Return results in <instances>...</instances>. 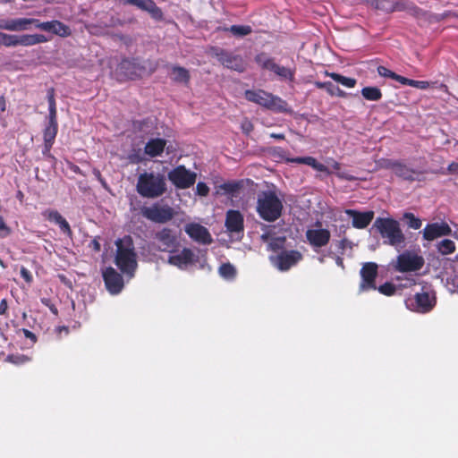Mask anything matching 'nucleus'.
<instances>
[{
    "instance_id": "1",
    "label": "nucleus",
    "mask_w": 458,
    "mask_h": 458,
    "mask_svg": "<svg viewBox=\"0 0 458 458\" xmlns=\"http://www.w3.org/2000/svg\"><path fill=\"white\" fill-rule=\"evenodd\" d=\"M114 263L122 273L132 277L137 269V253L131 235H124L115 241Z\"/></svg>"
},
{
    "instance_id": "2",
    "label": "nucleus",
    "mask_w": 458,
    "mask_h": 458,
    "mask_svg": "<svg viewBox=\"0 0 458 458\" xmlns=\"http://www.w3.org/2000/svg\"><path fill=\"white\" fill-rule=\"evenodd\" d=\"M167 191L166 180L163 174L155 172H143L139 174L136 191L145 199H157Z\"/></svg>"
},
{
    "instance_id": "3",
    "label": "nucleus",
    "mask_w": 458,
    "mask_h": 458,
    "mask_svg": "<svg viewBox=\"0 0 458 458\" xmlns=\"http://www.w3.org/2000/svg\"><path fill=\"white\" fill-rule=\"evenodd\" d=\"M372 229L379 233L385 244L398 248L405 242V235L400 223L392 217H377Z\"/></svg>"
},
{
    "instance_id": "4",
    "label": "nucleus",
    "mask_w": 458,
    "mask_h": 458,
    "mask_svg": "<svg viewBox=\"0 0 458 458\" xmlns=\"http://www.w3.org/2000/svg\"><path fill=\"white\" fill-rule=\"evenodd\" d=\"M283 208V202L275 191H261L258 195L256 210L263 220L275 222L282 216Z\"/></svg>"
},
{
    "instance_id": "5",
    "label": "nucleus",
    "mask_w": 458,
    "mask_h": 458,
    "mask_svg": "<svg viewBox=\"0 0 458 458\" xmlns=\"http://www.w3.org/2000/svg\"><path fill=\"white\" fill-rule=\"evenodd\" d=\"M244 96L248 101L275 112H284L286 109L287 103L284 100L263 89H248L245 91Z\"/></svg>"
},
{
    "instance_id": "6",
    "label": "nucleus",
    "mask_w": 458,
    "mask_h": 458,
    "mask_svg": "<svg viewBox=\"0 0 458 458\" xmlns=\"http://www.w3.org/2000/svg\"><path fill=\"white\" fill-rule=\"evenodd\" d=\"M254 60L261 69L274 72L281 80L293 81L295 79L296 69L294 67H285L276 64L275 58L267 53L261 52L256 55Z\"/></svg>"
},
{
    "instance_id": "7",
    "label": "nucleus",
    "mask_w": 458,
    "mask_h": 458,
    "mask_svg": "<svg viewBox=\"0 0 458 458\" xmlns=\"http://www.w3.org/2000/svg\"><path fill=\"white\" fill-rule=\"evenodd\" d=\"M254 60L261 69L274 72L281 80L293 81L295 79L296 69L294 67H285L276 64L275 58L267 53L261 52L256 55Z\"/></svg>"
},
{
    "instance_id": "8",
    "label": "nucleus",
    "mask_w": 458,
    "mask_h": 458,
    "mask_svg": "<svg viewBox=\"0 0 458 458\" xmlns=\"http://www.w3.org/2000/svg\"><path fill=\"white\" fill-rule=\"evenodd\" d=\"M140 214L146 219L155 224H166L171 221L174 216V209L167 204L155 202L151 206H143L140 208Z\"/></svg>"
},
{
    "instance_id": "9",
    "label": "nucleus",
    "mask_w": 458,
    "mask_h": 458,
    "mask_svg": "<svg viewBox=\"0 0 458 458\" xmlns=\"http://www.w3.org/2000/svg\"><path fill=\"white\" fill-rule=\"evenodd\" d=\"M211 55L225 68L243 72L246 70L247 64L243 57L240 55H234L226 49L214 47L210 50Z\"/></svg>"
},
{
    "instance_id": "10",
    "label": "nucleus",
    "mask_w": 458,
    "mask_h": 458,
    "mask_svg": "<svg viewBox=\"0 0 458 458\" xmlns=\"http://www.w3.org/2000/svg\"><path fill=\"white\" fill-rule=\"evenodd\" d=\"M167 177L177 189L184 190L191 187L195 183L197 174L188 170L184 165H180L172 169L168 173Z\"/></svg>"
},
{
    "instance_id": "11",
    "label": "nucleus",
    "mask_w": 458,
    "mask_h": 458,
    "mask_svg": "<svg viewBox=\"0 0 458 458\" xmlns=\"http://www.w3.org/2000/svg\"><path fill=\"white\" fill-rule=\"evenodd\" d=\"M360 283L359 285V292H368L376 290V279L378 275V266L375 262H366L362 265L360 271Z\"/></svg>"
},
{
    "instance_id": "12",
    "label": "nucleus",
    "mask_w": 458,
    "mask_h": 458,
    "mask_svg": "<svg viewBox=\"0 0 458 458\" xmlns=\"http://www.w3.org/2000/svg\"><path fill=\"white\" fill-rule=\"evenodd\" d=\"M424 259L417 254L403 252L397 257L394 269L398 272H415L422 268Z\"/></svg>"
},
{
    "instance_id": "13",
    "label": "nucleus",
    "mask_w": 458,
    "mask_h": 458,
    "mask_svg": "<svg viewBox=\"0 0 458 458\" xmlns=\"http://www.w3.org/2000/svg\"><path fill=\"white\" fill-rule=\"evenodd\" d=\"M302 259V254L296 250H283L276 257L270 258L274 266L280 271L289 270L291 267L297 265Z\"/></svg>"
},
{
    "instance_id": "14",
    "label": "nucleus",
    "mask_w": 458,
    "mask_h": 458,
    "mask_svg": "<svg viewBox=\"0 0 458 458\" xmlns=\"http://www.w3.org/2000/svg\"><path fill=\"white\" fill-rule=\"evenodd\" d=\"M123 4L137 7L142 12L149 14L151 19L156 21H163L165 20L162 9L157 5L154 0H122Z\"/></svg>"
},
{
    "instance_id": "15",
    "label": "nucleus",
    "mask_w": 458,
    "mask_h": 458,
    "mask_svg": "<svg viewBox=\"0 0 458 458\" xmlns=\"http://www.w3.org/2000/svg\"><path fill=\"white\" fill-rule=\"evenodd\" d=\"M385 167L392 170L399 178L409 182H414L421 174L420 171L411 168L406 164L397 160H386Z\"/></svg>"
},
{
    "instance_id": "16",
    "label": "nucleus",
    "mask_w": 458,
    "mask_h": 458,
    "mask_svg": "<svg viewBox=\"0 0 458 458\" xmlns=\"http://www.w3.org/2000/svg\"><path fill=\"white\" fill-rule=\"evenodd\" d=\"M154 239L159 243L157 250L160 251L173 252L178 245L174 232L168 227H164L157 232Z\"/></svg>"
},
{
    "instance_id": "17",
    "label": "nucleus",
    "mask_w": 458,
    "mask_h": 458,
    "mask_svg": "<svg viewBox=\"0 0 458 458\" xmlns=\"http://www.w3.org/2000/svg\"><path fill=\"white\" fill-rule=\"evenodd\" d=\"M102 276L106 288L111 294H118L122 292L124 286L123 278L114 267H106Z\"/></svg>"
},
{
    "instance_id": "18",
    "label": "nucleus",
    "mask_w": 458,
    "mask_h": 458,
    "mask_svg": "<svg viewBox=\"0 0 458 458\" xmlns=\"http://www.w3.org/2000/svg\"><path fill=\"white\" fill-rule=\"evenodd\" d=\"M225 226L230 233L242 235L244 232L243 215L239 210L229 209L225 214Z\"/></svg>"
},
{
    "instance_id": "19",
    "label": "nucleus",
    "mask_w": 458,
    "mask_h": 458,
    "mask_svg": "<svg viewBox=\"0 0 458 458\" xmlns=\"http://www.w3.org/2000/svg\"><path fill=\"white\" fill-rule=\"evenodd\" d=\"M184 231L190 238L200 244L207 245L213 242L212 236L208 230L198 223L187 224L184 226Z\"/></svg>"
},
{
    "instance_id": "20",
    "label": "nucleus",
    "mask_w": 458,
    "mask_h": 458,
    "mask_svg": "<svg viewBox=\"0 0 458 458\" xmlns=\"http://www.w3.org/2000/svg\"><path fill=\"white\" fill-rule=\"evenodd\" d=\"M451 234L452 229L445 222L428 224L423 229V238L427 241Z\"/></svg>"
},
{
    "instance_id": "21",
    "label": "nucleus",
    "mask_w": 458,
    "mask_h": 458,
    "mask_svg": "<svg viewBox=\"0 0 458 458\" xmlns=\"http://www.w3.org/2000/svg\"><path fill=\"white\" fill-rule=\"evenodd\" d=\"M345 214L352 217V225L356 229H365L368 227L375 216L372 210L361 212L355 209H346Z\"/></svg>"
},
{
    "instance_id": "22",
    "label": "nucleus",
    "mask_w": 458,
    "mask_h": 458,
    "mask_svg": "<svg viewBox=\"0 0 458 458\" xmlns=\"http://www.w3.org/2000/svg\"><path fill=\"white\" fill-rule=\"evenodd\" d=\"M306 238L309 243L314 248H322L328 244L331 233L325 228L308 229Z\"/></svg>"
},
{
    "instance_id": "23",
    "label": "nucleus",
    "mask_w": 458,
    "mask_h": 458,
    "mask_svg": "<svg viewBox=\"0 0 458 458\" xmlns=\"http://www.w3.org/2000/svg\"><path fill=\"white\" fill-rule=\"evenodd\" d=\"M119 72L127 79L134 80L144 70L136 58H124L118 65Z\"/></svg>"
},
{
    "instance_id": "24",
    "label": "nucleus",
    "mask_w": 458,
    "mask_h": 458,
    "mask_svg": "<svg viewBox=\"0 0 458 458\" xmlns=\"http://www.w3.org/2000/svg\"><path fill=\"white\" fill-rule=\"evenodd\" d=\"M195 255L189 248H183L182 251L176 255H171L168 258V263L179 268H182L190 264L194 263Z\"/></svg>"
},
{
    "instance_id": "25",
    "label": "nucleus",
    "mask_w": 458,
    "mask_h": 458,
    "mask_svg": "<svg viewBox=\"0 0 458 458\" xmlns=\"http://www.w3.org/2000/svg\"><path fill=\"white\" fill-rule=\"evenodd\" d=\"M166 140L161 138L150 139L144 147V152L149 157H157L162 155L165 147Z\"/></svg>"
},
{
    "instance_id": "26",
    "label": "nucleus",
    "mask_w": 458,
    "mask_h": 458,
    "mask_svg": "<svg viewBox=\"0 0 458 458\" xmlns=\"http://www.w3.org/2000/svg\"><path fill=\"white\" fill-rule=\"evenodd\" d=\"M49 41V38L43 34H23L16 35V46L31 47Z\"/></svg>"
},
{
    "instance_id": "27",
    "label": "nucleus",
    "mask_w": 458,
    "mask_h": 458,
    "mask_svg": "<svg viewBox=\"0 0 458 458\" xmlns=\"http://www.w3.org/2000/svg\"><path fill=\"white\" fill-rule=\"evenodd\" d=\"M288 163H294V164H303L307 165L316 171L326 173L327 174H330L331 172L329 169L323 165L322 163H319L315 157H292L287 158Z\"/></svg>"
},
{
    "instance_id": "28",
    "label": "nucleus",
    "mask_w": 458,
    "mask_h": 458,
    "mask_svg": "<svg viewBox=\"0 0 458 458\" xmlns=\"http://www.w3.org/2000/svg\"><path fill=\"white\" fill-rule=\"evenodd\" d=\"M58 131V124L47 123L43 131L44 150L43 154L49 152L55 143Z\"/></svg>"
},
{
    "instance_id": "29",
    "label": "nucleus",
    "mask_w": 458,
    "mask_h": 458,
    "mask_svg": "<svg viewBox=\"0 0 458 458\" xmlns=\"http://www.w3.org/2000/svg\"><path fill=\"white\" fill-rule=\"evenodd\" d=\"M0 28L11 31H21L30 30L29 18L12 19L0 24Z\"/></svg>"
},
{
    "instance_id": "30",
    "label": "nucleus",
    "mask_w": 458,
    "mask_h": 458,
    "mask_svg": "<svg viewBox=\"0 0 458 458\" xmlns=\"http://www.w3.org/2000/svg\"><path fill=\"white\" fill-rule=\"evenodd\" d=\"M414 300L416 302L417 310L421 312H428L434 306L429 294L426 292L416 293Z\"/></svg>"
},
{
    "instance_id": "31",
    "label": "nucleus",
    "mask_w": 458,
    "mask_h": 458,
    "mask_svg": "<svg viewBox=\"0 0 458 458\" xmlns=\"http://www.w3.org/2000/svg\"><path fill=\"white\" fill-rule=\"evenodd\" d=\"M47 98L48 102V123L51 124H58L57 123V110L56 102L55 98V89L49 88L47 93Z\"/></svg>"
},
{
    "instance_id": "32",
    "label": "nucleus",
    "mask_w": 458,
    "mask_h": 458,
    "mask_svg": "<svg viewBox=\"0 0 458 458\" xmlns=\"http://www.w3.org/2000/svg\"><path fill=\"white\" fill-rule=\"evenodd\" d=\"M314 86L319 89H325L330 96L345 98L346 93L338 86L334 85L331 81H314Z\"/></svg>"
},
{
    "instance_id": "33",
    "label": "nucleus",
    "mask_w": 458,
    "mask_h": 458,
    "mask_svg": "<svg viewBox=\"0 0 458 458\" xmlns=\"http://www.w3.org/2000/svg\"><path fill=\"white\" fill-rule=\"evenodd\" d=\"M242 187V181H229L216 187V194L233 195L234 193L238 192Z\"/></svg>"
},
{
    "instance_id": "34",
    "label": "nucleus",
    "mask_w": 458,
    "mask_h": 458,
    "mask_svg": "<svg viewBox=\"0 0 458 458\" xmlns=\"http://www.w3.org/2000/svg\"><path fill=\"white\" fill-rule=\"evenodd\" d=\"M394 11H407L410 14L415 17H420L424 15V12L422 9L419 8L415 4L411 3H408L407 1L402 0L401 2H397L394 8Z\"/></svg>"
},
{
    "instance_id": "35",
    "label": "nucleus",
    "mask_w": 458,
    "mask_h": 458,
    "mask_svg": "<svg viewBox=\"0 0 458 458\" xmlns=\"http://www.w3.org/2000/svg\"><path fill=\"white\" fill-rule=\"evenodd\" d=\"M172 79L177 83L188 85L191 80L190 72L184 67L174 65L172 67Z\"/></svg>"
},
{
    "instance_id": "36",
    "label": "nucleus",
    "mask_w": 458,
    "mask_h": 458,
    "mask_svg": "<svg viewBox=\"0 0 458 458\" xmlns=\"http://www.w3.org/2000/svg\"><path fill=\"white\" fill-rule=\"evenodd\" d=\"M325 75L330 77L335 81L341 83L343 86L347 88H354L357 84V81L354 78L345 77L340 73L330 72L326 71Z\"/></svg>"
},
{
    "instance_id": "37",
    "label": "nucleus",
    "mask_w": 458,
    "mask_h": 458,
    "mask_svg": "<svg viewBox=\"0 0 458 458\" xmlns=\"http://www.w3.org/2000/svg\"><path fill=\"white\" fill-rule=\"evenodd\" d=\"M52 33L62 38L69 37L72 30L69 26L58 20H53Z\"/></svg>"
},
{
    "instance_id": "38",
    "label": "nucleus",
    "mask_w": 458,
    "mask_h": 458,
    "mask_svg": "<svg viewBox=\"0 0 458 458\" xmlns=\"http://www.w3.org/2000/svg\"><path fill=\"white\" fill-rule=\"evenodd\" d=\"M224 31H229L236 37H244L252 32L250 25H232L223 29Z\"/></svg>"
},
{
    "instance_id": "39",
    "label": "nucleus",
    "mask_w": 458,
    "mask_h": 458,
    "mask_svg": "<svg viewBox=\"0 0 458 458\" xmlns=\"http://www.w3.org/2000/svg\"><path fill=\"white\" fill-rule=\"evenodd\" d=\"M361 95L366 100L369 101H377L382 98V92L377 87H364L361 89Z\"/></svg>"
},
{
    "instance_id": "40",
    "label": "nucleus",
    "mask_w": 458,
    "mask_h": 458,
    "mask_svg": "<svg viewBox=\"0 0 458 458\" xmlns=\"http://www.w3.org/2000/svg\"><path fill=\"white\" fill-rule=\"evenodd\" d=\"M437 250L442 255L452 254L455 251V243L449 239H444L437 243Z\"/></svg>"
},
{
    "instance_id": "41",
    "label": "nucleus",
    "mask_w": 458,
    "mask_h": 458,
    "mask_svg": "<svg viewBox=\"0 0 458 458\" xmlns=\"http://www.w3.org/2000/svg\"><path fill=\"white\" fill-rule=\"evenodd\" d=\"M219 274L225 279H233L236 276V269L231 263H224L219 267Z\"/></svg>"
},
{
    "instance_id": "42",
    "label": "nucleus",
    "mask_w": 458,
    "mask_h": 458,
    "mask_svg": "<svg viewBox=\"0 0 458 458\" xmlns=\"http://www.w3.org/2000/svg\"><path fill=\"white\" fill-rule=\"evenodd\" d=\"M403 219L406 220L407 225L412 229H420L422 225V222L420 218L416 217L412 213L405 212L403 214Z\"/></svg>"
},
{
    "instance_id": "43",
    "label": "nucleus",
    "mask_w": 458,
    "mask_h": 458,
    "mask_svg": "<svg viewBox=\"0 0 458 458\" xmlns=\"http://www.w3.org/2000/svg\"><path fill=\"white\" fill-rule=\"evenodd\" d=\"M42 215L46 219L50 222H54L56 225L63 219L62 215L57 210L54 209H47L42 213Z\"/></svg>"
},
{
    "instance_id": "44",
    "label": "nucleus",
    "mask_w": 458,
    "mask_h": 458,
    "mask_svg": "<svg viewBox=\"0 0 458 458\" xmlns=\"http://www.w3.org/2000/svg\"><path fill=\"white\" fill-rule=\"evenodd\" d=\"M16 35L6 34L0 31V45L4 47H15Z\"/></svg>"
},
{
    "instance_id": "45",
    "label": "nucleus",
    "mask_w": 458,
    "mask_h": 458,
    "mask_svg": "<svg viewBox=\"0 0 458 458\" xmlns=\"http://www.w3.org/2000/svg\"><path fill=\"white\" fill-rule=\"evenodd\" d=\"M381 294L386 296H392L396 291V287L394 284L386 282L377 288Z\"/></svg>"
},
{
    "instance_id": "46",
    "label": "nucleus",
    "mask_w": 458,
    "mask_h": 458,
    "mask_svg": "<svg viewBox=\"0 0 458 458\" xmlns=\"http://www.w3.org/2000/svg\"><path fill=\"white\" fill-rule=\"evenodd\" d=\"M437 84V81H435V82H428V81H426L411 80V87H413V88H416V89H427L431 85L432 86H436Z\"/></svg>"
},
{
    "instance_id": "47",
    "label": "nucleus",
    "mask_w": 458,
    "mask_h": 458,
    "mask_svg": "<svg viewBox=\"0 0 458 458\" xmlns=\"http://www.w3.org/2000/svg\"><path fill=\"white\" fill-rule=\"evenodd\" d=\"M29 360L30 359L27 356L22 354H11L7 356V360L16 365L25 363Z\"/></svg>"
},
{
    "instance_id": "48",
    "label": "nucleus",
    "mask_w": 458,
    "mask_h": 458,
    "mask_svg": "<svg viewBox=\"0 0 458 458\" xmlns=\"http://www.w3.org/2000/svg\"><path fill=\"white\" fill-rule=\"evenodd\" d=\"M241 129L244 134L250 135V133L254 130V125L250 120L244 118L241 123Z\"/></svg>"
},
{
    "instance_id": "49",
    "label": "nucleus",
    "mask_w": 458,
    "mask_h": 458,
    "mask_svg": "<svg viewBox=\"0 0 458 458\" xmlns=\"http://www.w3.org/2000/svg\"><path fill=\"white\" fill-rule=\"evenodd\" d=\"M57 225H59L60 230L64 233H65L66 235H68L70 237L72 235V231L71 229V226H70L69 223L66 221L65 218L63 217V219L60 220Z\"/></svg>"
},
{
    "instance_id": "50",
    "label": "nucleus",
    "mask_w": 458,
    "mask_h": 458,
    "mask_svg": "<svg viewBox=\"0 0 458 458\" xmlns=\"http://www.w3.org/2000/svg\"><path fill=\"white\" fill-rule=\"evenodd\" d=\"M196 192L199 196L206 197L209 192V188L205 182H199L196 186Z\"/></svg>"
},
{
    "instance_id": "51",
    "label": "nucleus",
    "mask_w": 458,
    "mask_h": 458,
    "mask_svg": "<svg viewBox=\"0 0 458 458\" xmlns=\"http://www.w3.org/2000/svg\"><path fill=\"white\" fill-rule=\"evenodd\" d=\"M377 72L380 76L385 77V78H390L392 80L394 79V76L395 74V72H392L388 68L382 66V65L377 67Z\"/></svg>"
},
{
    "instance_id": "52",
    "label": "nucleus",
    "mask_w": 458,
    "mask_h": 458,
    "mask_svg": "<svg viewBox=\"0 0 458 458\" xmlns=\"http://www.w3.org/2000/svg\"><path fill=\"white\" fill-rule=\"evenodd\" d=\"M11 233L10 227L7 226L4 218L0 216V237H7Z\"/></svg>"
},
{
    "instance_id": "53",
    "label": "nucleus",
    "mask_w": 458,
    "mask_h": 458,
    "mask_svg": "<svg viewBox=\"0 0 458 458\" xmlns=\"http://www.w3.org/2000/svg\"><path fill=\"white\" fill-rule=\"evenodd\" d=\"M21 276L27 282V283H31L32 280H33V277H32V275L31 273L30 272V270H28L26 267H21Z\"/></svg>"
},
{
    "instance_id": "54",
    "label": "nucleus",
    "mask_w": 458,
    "mask_h": 458,
    "mask_svg": "<svg viewBox=\"0 0 458 458\" xmlns=\"http://www.w3.org/2000/svg\"><path fill=\"white\" fill-rule=\"evenodd\" d=\"M38 29L43 30V31H47V32L52 33L53 21H42L41 24H38Z\"/></svg>"
},
{
    "instance_id": "55",
    "label": "nucleus",
    "mask_w": 458,
    "mask_h": 458,
    "mask_svg": "<svg viewBox=\"0 0 458 458\" xmlns=\"http://www.w3.org/2000/svg\"><path fill=\"white\" fill-rule=\"evenodd\" d=\"M393 80L398 81L399 83H401L403 85H408V86H411V79H408V78L399 75L397 73L394 74Z\"/></svg>"
},
{
    "instance_id": "56",
    "label": "nucleus",
    "mask_w": 458,
    "mask_h": 458,
    "mask_svg": "<svg viewBox=\"0 0 458 458\" xmlns=\"http://www.w3.org/2000/svg\"><path fill=\"white\" fill-rule=\"evenodd\" d=\"M89 247L95 251L99 252L101 250V245L99 242V237H95L89 243Z\"/></svg>"
},
{
    "instance_id": "57",
    "label": "nucleus",
    "mask_w": 458,
    "mask_h": 458,
    "mask_svg": "<svg viewBox=\"0 0 458 458\" xmlns=\"http://www.w3.org/2000/svg\"><path fill=\"white\" fill-rule=\"evenodd\" d=\"M7 310H8V302L6 299H3L0 301V315L7 316Z\"/></svg>"
},
{
    "instance_id": "58",
    "label": "nucleus",
    "mask_w": 458,
    "mask_h": 458,
    "mask_svg": "<svg viewBox=\"0 0 458 458\" xmlns=\"http://www.w3.org/2000/svg\"><path fill=\"white\" fill-rule=\"evenodd\" d=\"M23 335L27 339L31 340L33 343L37 342V336L34 333L30 331L29 329L23 328L22 329Z\"/></svg>"
},
{
    "instance_id": "59",
    "label": "nucleus",
    "mask_w": 458,
    "mask_h": 458,
    "mask_svg": "<svg viewBox=\"0 0 458 458\" xmlns=\"http://www.w3.org/2000/svg\"><path fill=\"white\" fill-rule=\"evenodd\" d=\"M129 160L132 164H138V163L141 162L143 160V158L139 154H130Z\"/></svg>"
},
{
    "instance_id": "60",
    "label": "nucleus",
    "mask_w": 458,
    "mask_h": 458,
    "mask_svg": "<svg viewBox=\"0 0 458 458\" xmlns=\"http://www.w3.org/2000/svg\"><path fill=\"white\" fill-rule=\"evenodd\" d=\"M93 174L96 176V178L101 182V184L104 187H106V182L105 179L102 177L100 171L98 169H94Z\"/></svg>"
},
{
    "instance_id": "61",
    "label": "nucleus",
    "mask_w": 458,
    "mask_h": 458,
    "mask_svg": "<svg viewBox=\"0 0 458 458\" xmlns=\"http://www.w3.org/2000/svg\"><path fill=\"white\" fill-rule=\"evenodd\" d=\"M148 124V121L147 120H142V121H137L134 123L133 126H134V129L137 130V131H142L143 130V127L145 125Z\"/></svg>"
},
{
    "instance_id": "62",
    "label": "nucleus",
    "mask_w": 458,
    "mask_h": 458,
    "mask_svg": "<svg viewBox=\"0 0 458 458\" xmlns=\"http://www.w3.org/2000/svg\"><path fill=\"white\" fill-rule=\"evenodd\" d=\"M447 170L450 174H458V162H452L448 165Z\"/></svg>"
},
{
    "instance_id": "63",
    "label": "nucleus",
    "mask_w": 458,
    "mask_h": 458,
    "mask_svg": "<svg viewBox=\"0 0 458 458\" xmlns=\"http://www.w3.org/2000/svg\"><path fill=\"white\" fill-rule=\"evenodd\" d=\"M42 302L47 305V307H49L50 310L52 311V313H54L55 315H57V309L56 307L54 305V304H49L50 303V301L46 299V300H42Z\"/></svg>"
},
{
    "instance_id": "64",
    "label": "nucleus",
    "mask_w": 458,
    "mask_h": 458,
    "mask_svg": "<svg viewBox=\"0 0 458 458\" xmlns=\"http://www.w3.org/2000/svg\"><path fill=\"white\" fill-rule=\"evenodd\" d=\"M29 21H30V27L31 25H33L37 29H38V24L42 23V21H40L38 19L29 18Z\"/></svg>"
}]
</instances>
